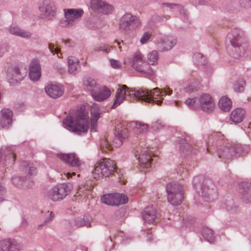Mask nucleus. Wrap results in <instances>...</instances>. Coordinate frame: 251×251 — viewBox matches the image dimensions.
I'll use <instances>...</instances> for the list:
<instances>
[{
  "instance_id": "1",
  "label": "nucleus",
  "mask_w": 251,
  "mask_h": 251,
  "mask_svg": "<svg viewBox=\"0 0 251 251\" xmlns=\"http://www.w3.org/2000/svg\"><path fill=\"white\" fill-rule=\"evenodd\" d=\"M158 52L153 50L148 54V62H145L140 52H136L132 57L129 58V65L136 71L141 73L142 75L150 79L153 78L155 72L150 66V64L154 65L158 61Z\"/></svg>"
},
{
  "instance_id": "2",
  "label": "nucleus",
  "mask_w": 251,
  "mask_h": 251,
  "mask_svg": "<svg viewBox=\"0 0 251 251\" xmlns=\"http://www.w3.org/2000/svg\"><path fill=\"white\" fill-rule=\"evenodd\" d=\"M64 127L68 130L78 135L86 133L88 130L89 117L88 112L80 107L72 115H69L63 120Z\"/></svg>"
},
{
  "instance_id": "3",
  "label": "nucleus",
  "mask_w": 251,
  "mask_h": 251,
  "mask_svg": "<svg viewBox=\"0 0 251 251\" xmlns=\"http://www.w3.org/2000/svg\"><path fill=\"white\" fill-rule=\"evenodd\" d=\"M231 47L227 49L229 54L233 58L238 59L244 55L248 50V45L245 42L243 32L238 28L232 30L227 35Z\"/></svg>"
},
{
  "instance_id": "4",
  "label": "nucleus",
  "mask_w": 251,
  "mask_h": 251,
  "mask_svg": "<svg viewBox=\"0 0 251 251\" xmlns=\"http://www.w3.org/2000/svg\"><path fill=\"white\" fill-rule=\"evenodd\" d=\"M193 184L198 194L205 201H212L217 198V188L210 178L202 176H197L193 180Z\"/></svg>"
},
{
  "instance_id": "5",
  "label": "nucleus",
  "mask_w": 251,
  "mask_h": 251,
  "mask_svg": "<svg viewBox=\"0 0 251 251\" xmlns=\"http://www.w3.org/2000/svg\"><path fill=\"white\" fill-rule=\"evenodd\" d=\"M172 90L169 87L166 88L164 90H160L158 88H154L151 91L144 89L138 90L133 93V99L138 98V100L144 101L146 102L151 103L159 105L162 102L161 97L165 96L166 95H171Z\"/></svg>"
},
{
  "instance_id": "6",
  "label": "nucleus",
  "mask_w": 251,
  "mask_h": 251,
  "mask_svg": "<svg viewBox=\"0 0 251 251\" xmlns=\"http://www.w3.org/2000/svg\"><path fill=\"white\" fill-rule=\"evenodd\" d=\"M128 137L127 129L120 124L117 126L115 129L114 137L112 141V144L108 139H103L100 143V148L102 151H107L112 149V146L116 147H120L123 141Z\"/></svg>"
},
{
  "instance_id": "7",
  "label": "nucleus",
  "mask_w": 251,
  "mask_h": 251,
  "mask_svg": "<svg viewBox=\"0 0 251 251\" xmlns=\"http://www.w3.org/2000/svg\"><path fill=\"white\" fill-rule=\"evenodd\" d=\"M168 201L173 205H178L183 199V187L178 183L172 182L166 186Z\"/></svg>"
},
{
  "instance_id": "8",
  "label": "nucleus",
  "mask_w": 251,
  "mask_h": 251,
  "mask_svg": "<svg viewBox=\"0 0 251 251\" xmlns=\"http://www.w3.org/2000/svg\"><path fill=\"white\" fill-rule=\"evenodd\" d=\"M115 169L114 162L110 159L104 158L102 161L96 164L93 175L96 179L107 177L114 172Z\"/></svg>"
},
{
  "instance_id": "9",
  "label": "nucleus",
  "mask_w": 251,
  "mask_h": 251,
  "mask_svg": "<svg viewBox=\"0 0 251 251\" xmlns=\"http://www.w3.org/2000/svg\"><path fill=\"white\" fill-rule=\"evenodd\" d=\"M140 19L129 13L124 15L121 18L119 28L125 33H128L141 25Z\"/></svg>"
},
{
  "instance_id": "10",
  "label": "nucleus",
  "mask_w": 251,
  "mask_h": 251,
  "mask_svg": "<svg viewBox=\"0 0 251 251\" xmlns=\"http://www.w3.org/2000/svg\"><path fill=\"white\" fill-rule=\"evenodd\" d=\"M70 191L69 186L65 183H62L52 187L46 193L45 195L52 201H57L64 199Z\"/></svg>"
},
{
  "instance_id": "11",
  "label": "nucleus",
  "mask_w": 251,
  "mask_h": 251,
  "mask_svg": "<svg viewBox=\"0 0 251 251\" xmlns=\"http://www.w3.org/2000/svg\"><path fill=\"white\" fill-rule=\"evenodd\" d=\"M64 12L65 20L61 21L60 25L62 26L74 25L84 13L81 9H64Z\"/></svg>"
},
{
  "instance_id": "12",
  "label": "nucleus",
  "mask_w": 251,
  "mask_h": 251,
  "mask_svg": "<svg viewBox=\"0 0 251 251\" xmlns=\"http://www.w3.org/2000/svg\"><path fill=\"white\" fill-rule=\"evenodd\" d=\"M134 91H137V90H135V89L129 90L128 87L126 85H123L121 88L118 89L116 99L114 100L111 108H116L119 105L124 101L126 96H127V100H138V98L133 99V93H134Z\"/></svg>"
},
{
  "instance_id": "13",
  "label": "nucleus",
  "mask_w": 251,
  "mask_h": 251,
  "mask_svg": "<svg viewBox=\"0 0 251 251\" xmlns=\"http://www.w3.org/2000/svg\"><path fill=\"white\" fill-rule=\"evenodd\" d=\"M102 203L109 205H119L127 202L128 198L124 194L120 193L104 195L101 197Z\"/></svg>"
},
{
  "instance_id": "14",
  "label": "nucleus",
  "mask_w": 251,
  "mask_h": 251,
  "mask_svg": "<svg viewBox=\"0 0 251 251\" xmlns=\"http://www.w3.org/2000/svg\"><path fill=\"white\" fill-rule=\"evenodd\" d=\"M40 14L43 18L52 20L55 16L56 7L53 2L50 0H45L38 6Z\"/></svg>"
},
{
  "instance_id": "15",
  "label": "nucleus",
  "mask_w": 251,
  "mask_h": 251,
  "mask_svg": "<svg viewBox=\"0 0 251 251\" xmlns=\"http://www.w3.org/2000/svg\"><path fill=\"white\" fill-rule=\"evenodd\" d=\"M26 75V69L14 66L8 68L6 76L10 83H14L21 81Z\"/></svg>"
},
{
  "instance_id": "16",
  "label": "nucleus",
  "mask_w": 251,
  "mask_h": 251,
  "mask_svg": "<svg viewBox=\"0 0 251 251\" xmlns=\"http://www.w3.org/2000/svg\"><path fill=\"white\" fill-rule=\"evenodd\" d=\"M177 43L176 38L172 36L164 35L156 41L157 49L160 51H165L171 50Z\"/></svg>"
},
{
  "instance_id": "17",
  "label": "nucleus",
  "mask_w": 251,
  "mask_h": 251,
  "mask_svg": "<svg viewBox=\"0 0 251 251\" xmlns=\"http://www.w3.org/2000/svg\"><path fill=\"white\" fill-rule=\"evenodd\" d=\"M90 7L95 12L105 15L112 13L113 10L111 5L101 0H91Z\"/></svg>"
},
{
  "instance_id": "18",
  "label": "nucleus",
  "mask_w": 251,
  "mask_h": 251,
  "mask_svg": "<svg viewBox=\"0 0 251 251\" xmlns=\"http://www.w3.org/2000/svg\"><path fill=\"white\" fill-rule=\"evenodd\" d=\"M199 108L206 113L211 112L215 106V104L211 96L206 93L201 95L198 98Z\"/></svg>"
},
{
  "instance_id": "19",
  "label": "nucleus",
  "mask_w": 251,
  "mask_h": 251,
  "mask_svg": "<svg viewBox=\"0 0 251 251\" xmlns=\"http://www.w3.org/2000/svg\"><path fill=\"white\" fill-rule=\"evenodd\" d=\"M58 158L69 166L79 168L82 163L76 155L74 153H58L57 154Z\"/></svg>"
},
{
  "instance_id": "20",
  "label": "nucleus",
  "mask_w": 251,
  "mask_h": 251,
  "mask_svg": "<svg viewBox=\"0 0 251 251\" xmlns=\"http://www.w3.org/2000/svg\"><path fill=\"white\" fill-rule=\"evenodd\" d=\"M135 156L137 157L140 165L143 168L148 169L151 166V154L147 149L136 151Z\"/></svg>"
},
{
  "instance_id": "21",
  "label": "nucleus",
  "mask_w": 251,
  "mask_h": 251,
  "mask_svg": "<svg viewBox=\"0 0 251 251\" xmlns=\"http://www.w3.org/2000/svg\"><path fill=\"white\" fill-rule=\"evenodd\" d=\"M21 244L15 240L5 239L0 241V251H21Z\"/></svg>"
},
{
  "instance_id": "22",
  "label": "nucleus",
  "mask_w": 251,
  "mask_h": 251,
  "mask_svg": "<svg viewBox=\"0 0 251 251\" xmlns=\"http://www.w3.org/2000/svg\"><path fill=\"white\" fill-rule=\"evenodd\" d=\"M237 152V149L234 146L230 145L218 149L217 154L221 159L230 160Z\"/></svg>"
},
{
  "instance_id": "23",
  "label": "nucleus",
  "mask_w": 251,
  "mask_h": 251,
  "mask_svg": "<svg viewBox=\"0 0 251 251\" xmlns=\"http://www.w3.org/2000/svg\"><path fill=\"white\" fill-rule=\"evenodd\" d=\"M0 125L3 128H8L12 123L13 112L8 108H3L1 111Z\"/></svg>"
},
{
  "instance_id": "24",
  "label": "nucleus",
  "mask_w": 251,
  "mask_h": 251,
  "mask_svg": "<svg viewBox=\"0 0 251 251\" xmlns=\"http://www.w3.org/2000/svg\"><path fill=\"white\" fill-rule=\"evenodd\" d=\"M41 69L38 60H32L29 65V76L32 81H37L41 77Z\"/></svg>"
},
{
  "instance_id": "25",
  "label": "nucleus",
  "mask_w": 251,
  "mask_h": 251,
  "mask_svg": "<svg viewBox=\"0 0 251 251\" xmlns=\"http://www.w3.org/2000/svg\"><path fill=\"white\" fill-rule=\"evenodd\" d=\"M240 197L246 203H251V183H243L239 189Z\"/></svg>"
},
{
  "instance_id": "26",
  "label": "nucleus",
  "mask_w": 251,
  "mask_h": 251,
  "mask_svg": "<svg viewBox=\"0 0 251 251\" xmlns=\"http://www.w3.org/2000/svg\"><path fill=\"white\" fill-rule=\"evenodd\" d=\"M45 91L49 96L53 99L59 98L63 94L62 87L57 84H48L45 87Z\"/></svg>"
},
{
  "instance_id": "27",
  "label": "nucleus",
  "mask_w": 251,
  "mask_h": 251,
  "mask_svg": "<svg viewBox=\"0 0 251 251\" xmlns=\"http://www.w3.org/2000/svg\"><path fill=\"white\" fill-rule=\"evenodd\" d=\"M11 182L13 185L17 187L23 189H27L31 187L33 182L26 177L20 176H14L11 178Z\"/></svg>"
},
{
  "instance_id": "28",
  "label": "nucleus",
  "mask_w": 251,
  "mask_h": 251,
  "mask_svg": "<svg viewBox=\"0 0 251 251\" xmlns=\"http://www.w3.org/2000/svg\"><path fill=\"white\" fill-rule=\"evenodd\" d=\"M142 216L144 220L147 222L152 223L157 218V210L152 206H148L144 209L142 212Z\"/></svg>"
},
{
  "instance_id": "29",
  "label": "nucleus",
  "mask_w": 251,
  "mask_h": 251,
  "mask_svg": "<svg viewBox=\"0 0 251 251\" xmlns=\"http://www.w3.org/2000/svg\"><path fill=\"white\" fill-rule=\"evenodd\" d=\"M111 95L110 90L106 88H100L95 92L92 93V97L98 101H101L107 99Z\"/></svg>"
},
{
  "instance_id": "30",
  "label": "nucleus",
  "mask_w": 251,
  "mask_h": 251,
  "mask_svg": "<svg viewBox=\"0 0 251 251\" xmlns=\"http://www.w3.org/2000/svg\"><path fill=\"white\" fill-rule=\"evenodd\" d=\"M9 31L12 34L23 38H28L31 36V34L30 32L22 29L19 26L16 25H11L9 26Z\"/></svg>"
},
{
  "instance_id": "31",
  "label": "nucleus",
  "mask_w": 251,
  "mask_h": 251,
  "mask_svg": "<svg viewBox=\"0 0 251 251\" xmlns=\"http://www.w3.org/2000/svg\"><path fill=\"white\" fill-rule=\"evenodd\" d=\"M68 72L70 74L75 75L79 68V61L77 58L69 56L68 58Z\"/></svg>"
},
{
  "instance_id": "32",
  "label": "nucleus",
  "mask_w": 251,
  "mask_h": 251,
  "mask_svg": "<svg viewBox=\"0 0 251 251\" xmlns=\"http://www.w3.org/2000/svg\"><path fill=\"white\" fill-rule=\"evenodd\" d=\"M245 111L240 108H237L230 114L231 120L235 123L241 122L244 118Z\"/></svg>"
},
{
  "instance_id": "33",
  "label": "nucleus",
  "mask_w": 251,
  "mask_h": 251,
  "mask_svg": "<svg viewBox=\"0 0 251 251\" xmlns=\"http://www.w3.org/2000/svg\"><path fill=\"white\" fill-rule=\"evenodd\" d=\"M84 86L89 91L91 94L99 89V85L97 84L95 79L92 78H87L83 80Z\"/></svg>"
},
{
  "instance_id": "34",
  "label": "nucleus",
  "mask_w": 251,
  "mask_h": 251,
  "mask_svg": "<svg viewBox=\"0 0 251 251\" xmlns=\"http://www.w3.org/2000/svg\"><path fill=\"white\" fill-rule=\"evenodd\" d=\"M219 106L221 110L228 111L231 108L232 102L227 97H223L219 101Z\"/></svg>"
},
{
  "instance_id": "35",
  "label": "nucleus",
  "mask_w": 251,
  "mask_h": 251,
  "mask_svg": "<svg viewBox=\"0 0 251 251\" xmlns=\"http://www.w3.org/2000/svg\"><path fill=\"white\" fill-rule=\"evenodd\" d=\"M131 124L134 126V132L137 134L146 132L148 128V125L141 122H133Z\"/></svg>"
},
{
  "instance_id": "36",
  "label": "nucleus",
  "mask_w": 251,
  "mask_h": 251,
  "mask_svg": "<svg viewBox=\"0 0 251 251\" xmlns=\"http://www.w3.org/2000/svg\"><path fill=\"white\" fill-rule=\"evenodd\" d=\"M91 113L92 115V122L93 123L91 126V128L92 129L94 128L97 120L102 114V112L98 107H93L91 109Z\"/></svg>"
},
{
  "instance_id": "37",
  "label": "nucleus",
  "mask_w": 251,
  "mask_h": 251,
  "mask_svg": "<svg viewBox=\"0 0 251 251\" xmlns=\"http://www.w3.org/2000/svg\"><path fill=\"white\" fill-rule=\"evenodd\" d=\"M202 235L203 238L209 242H213L215 239L212 230L207 227L203 228Z\"/></svg>"
},
{
  "instance_id": "38",
  "label": "nucleus",
  "mask_w": 251,
  "mask_h": 251,
  "mask_svg": "<svg viewBox=\"0 0 251 251\" xmlns=\"http://www.w3.org/2000/svg\"><path fill=\"white\" fill-rule=\"evenodd\" d=\"M4 155L5 157L4 162L8 164H12L15 160V155L13 151L7 148L4 151Z\"/></svg>"
},
{
  "instance_id": "39",
  "label": "nucleus",
  "mask_w": 251,
  "mask_h": 251,
  "mask_svg": "<svg viewBox=\"0 0 251 251\" xmlns=\"http://www.w3.org/2000/svg\"><path fill=\"white\" fill-rule=\"evenodd\" d=\"M222 206L226 210L231 212L236 211L238 208L232 200H226L223 203Z\"/></svg>"
},
{
  "instance_id": "40",
  "label": "nucleus",
  "mask_w": 251,
  "mask_h": 251,
  "mask_svg": "<svg viewBox=\"0 0 251 251\" xmlns=\"http://www.w3.org/2000/svg\"><path fill=\"white\" fill-rule=\"evenodd\" d=\"M185 103L192 110H196L199 108L198 98H189L185 100Z\"/></svg>"
},
{
  "instance_id": "41",
  "label": "nucleus",
  "mask_w": 251,
  "mask_h": 251,
  "mask_svg": "<svg viewBox=\"0 0 251 251\" xmlns=\"http://www.w3.org/2000/svg\"><path fill=\"white\" fill-rule=\"evenodd\" d=\"M245 84V81L243 78L238 79L234 85L235 91L239 93L243 92Z\"/></svg>"
},
{
  "instance_id": "42",
  "label": "nucleus",
  "mask_w": 251,
  "mask_h": 251,
  "mask_svg": "<svg viewBox=\"0 0 251 251\" xmlns=\"http://www.w3.org/2000/svg\"><path fill=\"white\" fill-rule=\"evenodd\" d=\"M170 17L169 15H158L154 14L152 16L151 18V21H152L153 22H164L167 20H169L170 19Z\"/></svg>"
},
{
  "instance_id": "43",
  "label": "nucleus",
  "mask_w": 251,
  "mask_h": 251,
  "mask_svg": "<svg viewBox=\"0 0 251 251\" xmlns=\"http://www.w3.org/2000/svg\"><path fill=\"white\" fill-rule=\"evenodd\" d=\"M53 217V213L52 212H50L49 214V217L46 218L42 224L39 225L37 226V229L39 230L41 229L43 226H44L48 223L50 222L52 220Z\"/></svg>"
},
{
  "instance_id": "44",
  "label": "nucleus",
  "mask_w": 251,
  "mask_h": 251,
  "mask_svg": "<svg viewBox=\"0 0 251 251\" xmlns=\"http://www.w3.org/2000/svg\"><path fill=\"white\" fill-rule=\"evenodd\" d=\"M162 6H165L167 7H169L171 9H177L179 10L181 9H183L182 6L179 4L176 3H170L168 2H164L162 3Z\"/></svg>"
},
{
  "instance_id": "45",
  "label": "nucleus",
  "mask_w": 251,
  "mask_h": 251,
  "mask_svg": "<svg viewBox=\"0 0 251 251\" xmlns=\"http://www.w3.org/2000/svg\"><path fill=\"white\" fill-rule=\"evenodd\" d=\"M195 60H197L198 65H203L204 63V57L200 53H196L194 55L193 57Z\"/></svg>"
},
{
  "instance_id": "46",
  "label": "nucleus",
  "mask_w": 251,
  "mask_h": 251,
  "mask_svg": "<svg viewBox=\"0 0 251 251\" xmlns=\"http://www.w3.org/2000/svg\"><path fill=\"white\" fill-rule=\"evenodd\" d=\"M111 50V48L107 45L100 46L95 49V50L97 51H103L106 53L109 52Z\"/></svg>"
},
{
  "instance_id": "47",
  "label": "nucleus",
  "mask_w": 251,
  "mask_h": 251,
  "mask_svg": "<svg viewBox=\"0 0 251 251\" xmlns=\"http://www.w3.org/2000/svg\"><path fill=\"white\" fill-rule=\"evenodd\" d=\"M49 49L50 51L52 53H56L58 57H60L59 55L60 50L57 47H55V45L53 44L50 43L49 44Z\"/></svg>"
},
{
  "instance_id": "48",
  "label": "nucleus",
  "mask_w": 251,
  "mask_h": 251,
  "mask_svg": "<svg viewBox=\"0 0 251 251\" xmlns=\"http://www.w3.org/2000/svg\"><path fill=\"white\" fill-rule=\"evenodd\" d=\"M151 37V34L149 32H145L140 39V42L141 44H144L148 42Z\"/></svg>"
},
{
  "instance_id": "49",
  "label": "nucleus",
  "mask_w": 251,
  "mask_h": 251,
  "mask_svg": "<svg viewBox=\"0 0 251 251\" xmlns=\"http://www.w3.org/2000/svg\"><path fill=\"white\" fill-rule=\"evenodd\" d=\"M240 3L244 7H249L251 5V0H240Z\"/></svg>"
},
{
  "instance_id": "50",
  "label": "nucleus",
  "mask_w": 251,
  "mask_h": 251,
  "mask_svg": "<svg viewBox=\"0 0 251 251\" xmlns=\"http://www.w3.org/2000/svg\"><path fill=\"white\" fill-rule=\"evenodd\" d=\"M196 87L194 83H191L189 84L184 89L185 91L188 93H190L194 91V90L196 89Z\"/></svg>"
},
{
  "instance_id": "51",
  "label": "nucleus",
  "mask_w": 251,
  "mask_h": 251,
  "mask_svg": "<svg viewBox=\"0 0 251 251\" xmlns=\"http://www.w3.org/2000/svg\"><path fill=\"white\" fill-rule=\"evenodd\" d=\"M75 225L77 226H82L87 225V224L84 220L77 219L75 220Z\"/></svg>"
},
{
  "instance_id": "52",
  "label": "nucleus",
  "mask_w": 251,
  "mask_h": 251,
  "mask_svg": "<svg viewBox=\"0 0 251 251\" xmlns=\"http://www.w3.org/2000/svg\"><path fill=\"white\" fill-rule=\"evenodd\" d=\"M110 64L111 66L115 69H117L120 67V64L118 61L114 60V59H111L110 60Z\"/></svg>"
},
{
  "instance_id": "53",
  "label": "nucleus",
  "mask_w": 251,
  "mask_h": 251,
  "mask_svg": "<svg viewBox=\"0 0 251 251\" xmlns=\"http://www.w3.org/2000/svg\"><path fill=\"white\" fill-rule=\"evenodd\" d=\"M199 4L201 5H213V3L210 0H200L199 1Z\"/></svg>"
},
{
  "instance_id": "54",
  "label": "nucleus",
  "mask_w": 251,
  "mask_h": 251,
  "mask_svg": "<svg viewBox=\"0 0 251 251\" xmlns=\"http://www.w3.org/2000/svg\"><path fill=\"white\" fill-rule=\"evenodd\" d=\"M36 173V168L32 166L28 167V174L30 175H34Z\"/></svg>"
},
{
  "instance_id": "55",
  "label": "nucleus",
  "mask_w": 251,
  "mask_h": 251,
  "mask_svg": "<svg viewBox=\"0 0 251 251\" xmlns=\"http://www.w3.org/2000/svg\"><path fill=\"white\" fill-rule=\"evenodd\" d=\"M28 225V223L27 221L25 219L23 218L21 224V226L25 228Z\"/></svg>"
},
{
  "instance_id": "56",
  "label": "nucleus",
  "mask_w": 251,
  "mask_h": 251,
  "mask_svg": "<svg viewBox=\"0 0 251 251\" xmlns=\"http://www.w3.org/2000/svg\"><path fill=\"white\" fill-rule=\"evenodd\" d=\"M180 149L182 151H184V150H186L187 151H190L191 150V147L190 145H189L188 143H186L185 146H182V145L180 146Z\"/></svg>"
},
{
  "instance_id": "57",
  "label": "nucleus",
  "mask_w": 251,
  "mask_h": 251,
  "mask_svg": "<svg viewBox=\"0 0 251 251\" xmlns=\"http://www.w3.org/2000/svg\"><path fill=\"white\" fill-rule=\"evenodd\" d=\"M152 235L151 233H147V240L151 242L152 241Z\"/></svg>"
},
{
  "instance_id": "58",
  "label": "nucleus",
  "mask_w": 251,
  "mask_h": 251,
  "mask_svg": "<svg viewBox=\"0 0 251 251\" xmlns=\"http://www.w3.org/2000/svg\"><path fill=\"white\" fill-rule=\"evenodd\" d=\"M214 136L215 138H221L223 137V135L221 134V133L220 132H218V133H216L214 134Z\"/></svg>"
},
{
  "instance_id": "59",
  "label": "nucleus",
  "mask_w": 251,
  "mask_h": 251,
  "mask_svg": "<svg viewBox=\"0 0 251 251\" xmlns=\"http://www.w3.org/2000/svg\"><path fill=\"white\" fill-rule=\"evenodd\" d=\"M75 175V172H73L72 173H67V175L66 176L69 178V177H72V175Z\"/></svg>"
},
{
  "instance_id": "60",
  "label": "nucleus",
  "mask_w": 251,
  "mask_h": 251,
  "mask_svg": "<svg viewBox=\"0 0 251 251\" xmlns=\"http://www.w3.org/2000/svg\"><path fill=\"white\" fill-rule=\"evenodd\" d=\"M210 150H211V149H210V147H207V151L208 152H211Z\"/></svg>"
},
{
  "instance_id": "61",
  "label": "nucleus",
  "mask_w": 251,
  "mask_h": 251,
  "mask_svg": "<svg viewBox=\"0 0 251 251\" xmlns=\"http://www.w3.org/2000/svg\"><path fill=\"white\" fill-rule=\"evenodd\" d=\"M83 190H82V188L79 187V192L78 193H79V192H83Z\"/></svg>"
},
{
  "instance_id": "62",
  "label": "nucleus",
  "mask_w": 251,
  "mask_h": 251,
  "mask_svg": "<svg viewBox=\"0 0 251 251\" xmlns=\"http://www.w3.org/2000/svg\"><path fill=\"white\" fill-rule=\"evenodd\" d=\"M119 44L120 43L119 42L117 43V45H119Z\"/></svg>"
}]
</instances>
